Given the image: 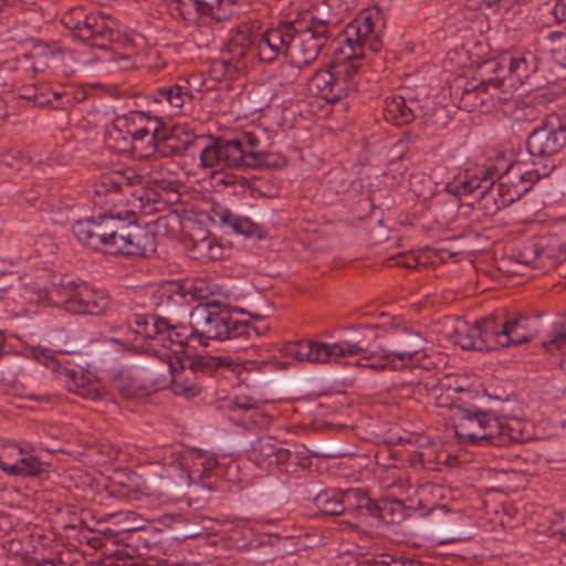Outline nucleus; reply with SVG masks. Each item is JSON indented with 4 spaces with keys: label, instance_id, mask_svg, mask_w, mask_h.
I'll use <instances>...</instances> for the list:
<instances>
[{
    "label": "nucleus",
    "instance_id": "obj_1",
    "mask_svg": "<svg viewBox=\"0 0 566 566\" xmlns=\"http://www.w3.org/2000/svg\"><path fill=\"white\" fill-rule=\"evenodd\" d=\"M423 349V338L410 329H394L384 336L382 342H378L376 331L366 326L360 334L335 343L312 339L291 342L283 345L281 353L296 361L344 365V358L366 352L367 358H380V364L369 365L373 370H382L406 367Z\"/></svg>",
    "mask_w": 566,
    "mask_h": 566
},
{
    "label": "nucleus",
    "instance_id": "obj_2",
    "mask_svg": "<svg viewBox=\"0 0 566 566\" xmlns=\"http://www.w3.org/2000/svg\"><path fill=\"white\" fill-rule=\"evenodd\" d=\"M502 164L504 171L500 176L499 168L490 160L482 166L465 169L446 185V190L459 198L476 192L485 213L494 214L518 200L542 176L537 170L526 169L521 163L506 165L502 160Z\"/></svg>",
    "mask_w": 566,
    "mask_h": 566
},
{
    "label": "nucleus",
    "instance_id": "obj_3",
    "mask_svg": "<svg viewBox=\"0 0 566 566\" xmlns=\"http://www.w3.org/2000/svg\"><path fill=\"white\" fill-rule=\"evenodd\" d=\"M72 231L81 244L108 254L149 256L156 251L153 230L120 212H104L78 220Z\"/></svg>",
    "mask_w": 566,
    "mask_h": 566
},
{
    "label": "nucleus",
    "instance_id": "obj_4",
    "mask_svg": "<svg viewBox=\"0 0 566 566\" xmlns=\"http://www.w3.org/2000/svg\"><path fill=\"white\" fill-rule=\"evenodd\" d=\"M329 38L328 21L312 18L311 23H281L266 30L256 49L260 59L272 62L283 54L298 67L314 62Z\"/></svg>",
    "mask_w": 566,
    "mask_h": 566
},
{
    "label": "nucleus",
    "instance_id": "obj_5",
    "mask_svg": "<svg viewBox=\"0 0 566 566\" xmlns=\"http://www.w3.org/2000/svg\"><path fill=\"white\" fill-rule=\"evenodd\" d=\"M530 323L531 319L524 315L506 318L491 315L472 325L460 322L455 328L454 343L463 349L479 352L522 345L535 335Z\"/></svg>",
    "mask_w": 566,
    "mask_h": 566
},
{
    "label": "nucleus",
    "instance_id": "obj_6",
    "mask_svg": "<svg viewBox=\"0 0 566 566\" xmlns=\"http://www.w3.org/2000/svg\"><path fill=\"white\" fill-rule=\"evenodd\" d=\"M189 318L193 339L201 346H208L210 340L235 342L233 348L238 350L248 346L252 335L260 336L266 329L220 311L218 303L212 301L195 306Z\"/></svg>",
    "mask_w": 566,
    "mask_h": 566
},
{
    "label": "nucleus",
    "instance_id": "obj_7",
    "mask_svg": "<svg viewBox=\"0 0 566 566\" xmlns=\"http://www.w3.org/2000/svg\"><path fill=\"white\" fill-rule=\"evenodd\" d=\"M128 326L136 335L135 340H142L140 348L155 356L159 363H179L180 357L187 356L185 346L188 342H195L190 324L172 325L166 318L148 314H134Z\"/></svg>",
    "mask_w": 566,
    "mask_h": 566
},
{
    "label": "nucleus",
    "instance_id": "obj_8",
    "mask_svg": "<svg viewBox=\"0 0 566 566\" xmlns=\"http://www.w3.org/2000/svg\"><path fill=\"white\" fill-rule=\"evenodd\" d=\"M381 22L379 14L370 11L360 12L345 29L343 44L339 48L343 61L333 67L337 77L347 84V95L354 90L353 78L359 70L358 60L364 56V50L376 53L381 49Z\"/></svg>",
    "mask_w": 566,
    "mask_h": 566
},
{
    "label": "nucleus",
    "instance_id": "obj_9",
    "mask_svg": "<svg viewBox=\"0 0 566 566\" xmlns=\"http://www.w3.org/2000/svg\"><path fill=\"white\" fill-rule=\"evenodd\" d=\"M179 363L172 360L160 363L163 370L153 373L154 384L157 388L171 387V390L179 396L191 398L201 392L199 374L208 369L227 368L235 370L239 361L231 355L218 356H185Z\"/></svg>",
    "mask_w": 566,
    "mask_h": 566
},
{
    "label": "nucleus",
    "instance_id": "obj_10",
    "mask_svg": "<svg viewBox=\"0 0 566 566\" xmlns=\"http://www.w3.org/2000/svg\"><path fill=\"white\" fill-rule=\"evenodd\" d=\"M62 23L81 41L98 49H109L113 44H123L124 27L111 14L83 8H73L62 17Z\"/></svg>",
    "mask_w": 566,
    "mask_h": 566
},
{
    "label": "nucleus",
    "instance_id": "obj_11",
    "mask_svg": "<svg viewBox=\"0 0 566 566\" xmlns=\"http://www.w3.org/2000/svg\"><path fill=\"white\" fill-rule=\"evenodd\" d=\"M455 436L472 446H502L511 439L504 422L492 412L476 407H455L453 410Z\"/></svg>",
    "mask_w": 566,
    "mask_h": 566
},
{
    "label": "nucleus",
    "instance_id": "obj_12",
    "mask_svg": "<svg viewBox=\"0 0 566 566\" xmlns=\"http://www.w3.org/2000/svg\"><path fill=\"white\" fill-rule=\"evenodd\" d=\"M57 305L73 314L101 315L109 305V296L84 281L62 277L51 291Z\"/></svg>",
    "mask_w": 566,
    "mask_h": 566
},
{
    "label": "nucleus",
    "instance_id": "obj_13",
    "mask_svg": "<svg viewBox=\"0 0 566 566\" xmlns=\"http://www.w3.org/2000/svg\"><path fill=\"white\" fill-rule=\"evenodd\" d=\"M565 145L566 126L555 115L548 116L541 126L534 128L526 142L527 151L534 159L551 158Z\"/></svg>",
    "mask_w": 566,
    "mask_h": 566
},
{
    "label": "nucleus",
    "instance_id": "obj_14",
    "mask_svg": "<svg viewBox=\"0 0 566 566\" xmlns=\"http://www.w3.org/2000/svg\"><path fill=\"white\" fill-rule=\"evenodd\" d=\"M176 10L190 24L212 27L233 15L230 0H177Z\"/></svg>",
    "mask_w": 566,
    "mask_h": 566
},
{
    "label": "nucleus",
    "instance_id": "obj_15",
    "mask_svg": "<svg viewBox=\"0 0 566 566\" xmlns=\"http://www.w3.org/2000/svg\"><path fill=\"white\" fill-rule=\"evenodd\" d=\"M200 166L213 171L244 167L243 144L237 139H216L199 155Z\"/></svg>",
    "mask_w": 566,
    "mask_h": 566
},
{
    "label": "nucleus",
    "instance_id": "obj_16",
    "mask_svg": "<svg viewBox=\"0 0 566 566\" xmlns=\"http://www.w3.org/2000/svg\"><path fill=\"white\" fill-rule=\"evenodd\" d=\"M145 125L139 126L136 135H133L132 146L134 151L142 158L166 157L169 155L168 147L164 140L157 138L160 122L156 116H148Z\"/></svg>",
    "mask_w": 566,
    "mask_h": 566
},
{
    "label": "nucleus",
    "instance_id": "obj_17",
    "mask_svg": "<svg viewBox=\"0 0 566 566\" xmlns=\"http://www.w3.org/2000/svg\"><path fill=\"white\" fill-rule=\"evenodd\" d=\"M293 452L272 437H261L251 446V459L260 468L270 469L290 462Z\"/></svg>",
    "mask_w": 566,
    "mask_h": 566
},
{
    "label": "nucleus",
    "instance_id": "obj_18",
    "mask_svg": "<svg viewBox=\"0 0 566 566\" xmlns=\"http://www.w3.org/2000/svg\"><path fill=\"white\" fill-rule=\"evenodd\" d=\"M310 90L329 103L347 96V84L332 70L317 71L310 80Z\"/></svg>",
    "mask_w": 566,
    "mask_h": 566
},
{
    "label": "nucleus",
    "instance_id": "obj_19",
    "mask_svg": "<svg viewBox=\"0 0 566 566\" xmlns=\"http://www.w3.org/2000/svg\"><path fill=\"white\" fill-rule=\"evenodd\" d=\"M193 95L187 80L158 87L153 93L154 103L167 106L170 112H178L186 101H190Z\"/></svg>",
    "mask_w": 566,
    "mask_h": 566
},
{
    "label": "nucleus",
    "instance_id": "obj_20",
    "mask_svg": "<svg viewBox=\"0 0 566 566\" xmlns=\"http://www.w3.org/2000/svg\"><path fill=\"white\" fill-rule=\"evenodd\" d=\"M352 497L365 499L358 490H350L346 493L336 490H325L314 497V503L324 515H340L345 512L347 503Z\"/></svg>",
    "mask_w": 566,
    "mask_h": 566
},
{
    "label": "nucleus",
    "instance_id": "obj_21",
    "mask_svg": "<svg viewBox=\"0 0 566 566\" xmlns=\"http://www.w3.org/2000/svg\"><path fill=\"white\" fill-rule=\"evenodd\" d=\"M213 218L221 226L227 227L232 232L244 237H253L258 233V226L250 218L233 213L228 208L218 205L212 209Z\"/></svg>",
    "mask_w": 566,
    "mask_h": 566
},
{
    "label": "nucleus",
    "instance_id": "obj_22",
    "mask_svg": "<svg viewBox=\"0 0 566 566\" xmlns=\"http://www.w3.org/2000/svg\"><path fill=\"white\" fill-rule=\"evenodd\" d=\"M384 117L396 126H402L411 123L415 114L402 96L392 95L385 99Z\"/></svg>",
    "mask_w": 566,
    "mask_h": 566
},
{
    "label": "nucleus",
    "instance_id": "obj_23",
    "mask_svg": "<svg viewBox=\"0 0 566 566\" xmlns=\"http://www.w3.org/2000/svg\"><path fill=\"white\" fill-rule=\"evenodd\" d=\"M119 190L116 187L112 172L104 174L93 185V201L96 206L107 208L119 200Z\"/></svg>",
    "mask_w": 566,
    "mask_h": 566
},
{
    "label": "nucleus",
    "instance_id": "obj_24",
    "mask_svg": "<svg viewBox=\"0 0 566 566\" xmlns=\"http://www.w3.org/2000/svg\"><path fill=\"white\" fill-rule=\"evenodd\" d=\"M43 471V463L29 444L22 446L10 476H35Z\"/></svg>",
    "mask_w": 566,
    "mask_h": 566
},
{
    "label": "nucleus",
    "instance_id": "obj_25",
    "mask_svg": "<svg viewBox=\"0 0 566 566\" xmlns=\"http://www.w3.org/2000/svg\"><path fill=\"white\" fill-rule=\"evenodd\" d=\"M191 252L195 259L201 262H210L223 258L224 247L214 237L207 235L193 243Z\"/></svg>",
    "mask_w": 566,
    "mask_h": 566
},
{
    "label": "nucleus",
    "instance_id": "obj_26",
    "mask_svg": "<svg viewBox=\"0 0 566 566\" xmlns=\"http://www.w3.org/2000/svg\"><path fill=\"white\" fill-rule=\"evenodd\" d=\"M240 142L243 144L244 167L258 168L265 164L268 154L259 149L260 140L255 135L245 133Z\"/></svg>",
    "mask_w": 566,
    "mask_h": 566
},
{
    "label": "nucleus",
    "instance_id": "obj_27",
    "mask_svg": "<svg viewBox=\"0 0 566 566\" xmlns=\"http://www.w3.org/2000/svg\"><path fill=\"white\" fill-rule=\"evenodd\" d=\"M174 457H177L178 465L184 472H193V467L201 465L203 472H209L213 465V459H205L203 454L198 451H185V452H174ZM196 471H198L196 469Z\"/></svg>",
    "mask_w": 566,
    "mask_h": 566
},
{
    "label": "nucleus",
    "instance_id": "obj_28",
    "mask_svg": "<svg viewBox=\"0 0 566 566\" xmlns=\"http://www.w3.org/2000/svg\"><path fill=\"white\" fill-rule=\"evenodd\" d=\"M149 115L144 112H129L128 114L117 116L113 120V127L119 134L132 137L136 135L139 126L145 125Z\"/></svg>",
    "mask_w": 566,
    "mask_h": 566
},
{
    "label": "nucleus",
    "instance_id": "obj_29",
    "mask_svg": "<svg viewBox=\"0 0 566 566\" xmlns=\"http://www.w3.org/2000/svg\"><path fill=\"white\" fill-rule=\"evenodd\" d=\"M67 377L73 381V386L70 387V390L74 391L76 395L90 400H97L102 397V391L97 382L85 379L83 375H78L74 370L67 371Z\"/></svg>",
    "mask_w": 566,
    "mask_h": 566
},
{
    "label": "nucleus",
    "instance_id": "obj_30",
    "mask_svg": "<svg viewBox=\"0 0 566 566\" xmlns=\"http://www.w3.org/2000/svg\"><path fill=\"white\" fill-rule=\"evenodd\" d=\"M509 71L518 82L523 83L535 71V57L531 52L511 56Z\"/></svg>",
    "mask_w": 566,
    "mask_h": 566
},
{
    "label": "nucleus",
    "instance_id": "obj_31",
    "mask_svg": "<svg viewBox=\"0 0 566 566\" xmlns=\"http://www.w3.org/2000/svg\"><path fill=\"white\" fill-rule=\"evenodd\" d=\"M544 346L549 352L555 349L562 352L564 354L562 365L566 367V318L554 324Z\"/></svg>",
    "mask_w": 566,
    "mask_h": 566
},
{
    "label": "nucleus",
    "instance_id": "obj_32",
    "mask_svg": "<svg viewBox=\"0 0 566 566\" xmlns=\"http://www.w3.org/2000/svg\"><path fill=\"white\" fill-rule=\"evenodd\" d=\"M22 444L14 441H0V470L10 476Z\"/></svg>",
    "mask_w": 566,
    "mask_h": 566
},
{
    "label": "nucleus",
    "instance_id": "obj_33",
    "mask_svg": "<svg viewBox=\"0 0 566 566\" xmlns=\"http://www.w3.org/2000/svg\"><path fill=\"white\" fill-rule=\"evenodd\" d=\"M54 53L45 45L35 46L30 53L31 69L34 73H43L50 66V61L54 59Z\"/></svg>",
    "mask_w": 566,
    "mask_h": 566
},
{
    "label": "nucleus",
    "instance_id": "obj_34",
    "mask_svg": "<svg viewBox=\"0 0 566 566\" xmlns=\"http://www.w3.org/2000/svg\"><path fill=\"white\" fill-rule=\"evenodd\" d=\"M546 253L538 251L535 244L526 247L521 254V263H524L534 269H543L546 265Z\"/></svg>",
    "mask_w": 566,
    "mask_h": 566
},
{
    "label": "nucleus",
    "instance_id": "obj_35",
    "mask_svg": "<svg viewBox=\"0 0 566 566\" xmlns=\"http://www.w3.org/2000/svg\"><path fill=\"white\" fill-rule=\"evenodd\" d=\"M211 72L217 80L233 78L238 67L231 60L220 59L212 63Z\"/></svg>",
    "mask_w": 566,
    "mask_h": 566
},
{
    "label": "nucleus",
    "instance_id": "obj_36",
    "mask_svg": "<svg viewBox=\"0 0 566 566\" xmlns=\"http://www.w3.org/2000/svg\"><path fill=\"white\" fill-rule=\"evenodd\" d=\"M114 180L119 192L124 191L125 187H132L140 182V177L133 170L113 171Z\"/></svg>",
    "mask_w": 566,
    "mask_h": 566
},
{
    "label": "nucleus",
    "instance_id": "obj_37",
    "mask_svg": "<svg viewBox=\"0 0 566 566\" xmlns=\"http://www.w3.org/2000/svg\"><path fill=\"white\" fill-rule=\"evenodd\" d=\"M232 405L234 410L252 411L258 409L259 402L251 397L237 396L233 399Z\"/></svg>",
    "mask_w": 566,
    "mask_h": 566
},
{
    "label": "nucleus",
    "instance_id": "obj_38",
    "mask_svg": "<svg viewBox=\"0 0 566 566\" xmlns=\"http://www.w3.org/2000/svg\"><path fill=\"white\" fill-rule=\"evenodd\" d=\"M161 294L167 296L174 304H180L185 301V295L180 292V286L175 283H170L164 287Z\"/></svg>",
    "mask_w": 566,
    "mask_h": 566
},
{
    "label": "nucleus",
    "instance_id": "obj_39",
    "mask_svg": "<svg viewBox=\"0 0 566 566\" xmlns=\"http://www.w3.org/2000/svg\"><path fill=\"white\" fill-rule=\"evenodd\" d=\"M552 14L556 22H566V0H557L552 8Z\"/></svg>",
    "mask_w": 566,
    "mask_h": 566
},
{
    "label": "nucleus",
    "instance_id": "obj_40",
    "mask_svg": "<svg viewBox=\"0 0 566 566\" xmlns=\"http://www.w3.org/2000/svg\"><path fill=\"white\" fill-rule=\"evenodd\" d=\"M358 355H360V358L357 359L355 361V366L357 367H366V368H369V369H373L369 365H373V364H380V358L379 357H370V358H367L368 356V353H359Z\"/></svg>",
    "mask_w": 566,
    "mask_h": 566
},
{
    "label": "nucleus",
    "instance_id": "obj_41",
    "mask_svg": "<svg viewBox=\"0 0 566 566\" xmlns=\"http://www.w3.org/2000/svg\"><path fill=\"white\" fill-rule=\"evenodd\" d=\"M119 390H120V394L123 395V397H125L127 399H138V397L140 395L138 389L128 388L123 382L120 384Z\"/></svg>",
    "mask_w": 566,
    "mask_h": 566
},
{
    "label": "nucleus",
    "instance_id": "obj_42",
    "mask_svg": "<svg viewBox=\"0 0 566 566\" xmlns=\"http://www.w3.org/2000/svg\"><path fill=\"white\" fill-rule=\"evenodd\" d=\"M499 82L496 81H489L488 83H482L481 86L476 87L478 95L483 91L488 92L491 87L497 88Z\"/></svg>",
    "mask_w": 566,
    "mask_h": 566
},
{
    "label": "nucleus",
    "instance_id": "obj_43",
    "mask_svg": "<svg viewBox=\"0 0 566 566\" xmlns=\"http://www.w3.org/2000/svg\"><path fill=\"white\" fill-rule=\"evenodd\" d=\"M232 523L237 528H245L248 526V522L245 520H234Z\"/></svg>",
    "mask_w": 566,
    "mask_h": 566
},
{
    "label": "nucleus",
    "instance_id": "obj_44",
    "mask_svg": "<svg viewBox=\"0 0 566 566\" xmlns=\"http://www.w3.org/2000/svg\"><path fill=\"white\" fill-rule=\"evenodd\" d=\"M417 265H418V260L413 255H410V261H409V263L408 262L406 263V266L413 269V268H417Z\"/></svg>",
    "mask_w": 566,
    "mask_h": 566
},
{
    "label": "nucleus",
    "instance_id": "obj_45",
    "mask_svg": "<svg viewBox=\"0 0 566 566\" xmlns=\"http://www.w3.org/2000/svg\"><path fill=\"white\" fill-rule=\"evenodd\" d=\"M4 342H6L4 335H3V333L0 331V357H1V356H2V354H3Z\"/></svg>",
    "mask_w": 566,
    "mask_h": 566
},
{
    "label": "nucleus",
    "instance_id": "obj_46",
    "mask_svg": "<svg viewBox=\"0 0 566 566\" xmlns=\"http://www.w3.org/2000/svg\"><path fill=\"white\" fill-rule=\"evenodd\" d=\"M39 566H55V564L50 559L42 560Z\"/></svg>",
    "mask_w": 566,
    "mask_h": 566
},
{
    "label": "nucleus",
    "instance_id": "obj_47",
    "mask_svg": "<svg viewBox=\"0 0 566 566\" xmlns=\"http://www.w3.org/2000/svg\"><path fill=\"white\" fill-rule=\"evenodd\" d=\"M486 7L491 8L493 4L497 3L500 0H483Z\"/></svg>",
    "mask_w": 566,
    "mask_h": 566
},
{
    "label": "nucleus",
    "instance_id": "obj_48",
    "mask_svg": "<svg viewBox=\"0 0 566 566\" xmlns=\"http://www.w3.org/2000/svg\"><path fill=\"white\" fill-rule=\"evenodd\" d=\"M6 4H7L6 0H0V11H2V9L4 8Z\"/></svg>",
    "mask_w": 566,
    "mask_h": 566
},
{
    "label": "nucleus",
    "instance_id": "obj_49",
    "mask_svg": "<svg viewBox=\"0 0 566 566\" xmlns=\"http://www.w3.org/2000/svg\"><path fill=\"white\" fill-rule=\"evenodd\" d=\"M53 95H54L55 99H59L62 97V93H59V92H54Z\"/></svg>",
    "mask_w": 566,
    "mask_h": 566
},
{
    "label": "nucleus",
    "instance_id": "obj_50",
    "mask_svg": "<svg viewBox=\"0 0 566 566\" xmlns=\"http://www.w3.org/2000/svg\"><path fill=\"white\" fill-rule=\"evenodd\" d=\"M122 60H123V61H127V60H128V57H127V56H125V55H120L116 61H117V62H119V61H122Z\"/></svg>",
    "mask_w": 566,
    "mask_h": 566
},
{
    "label": "nucleus",
    "instance_id": "obj_51",
    "mask_svg": "<svg viewBox=\"0 0 566 566\" xmlns=\"http://www.w3.org/2000/svg\"><path fill=\"white\" fill-rule=\"evenodd\" d=\"M480 104H484L485 103V99L483 97L480 98Z\"/></svg>",
    "mask_w": 566,
    "mask_h": 566
}]
</instances>
